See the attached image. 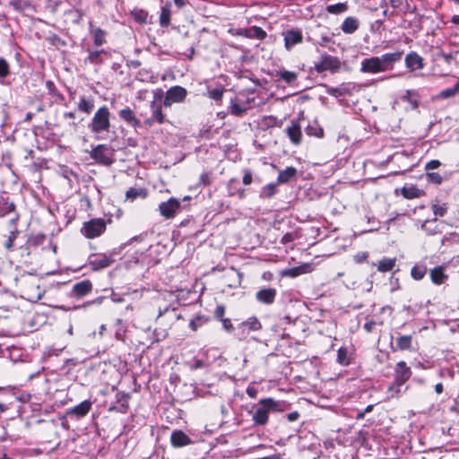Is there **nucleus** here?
Segmentation results:
<instances>
[{"instance_id": "obj_1", "label": "nucleus", "mask_w": 459, "mask_h": 459, "mask_svg": "<svg viewBox=\"0 0 459 459\" xmlns=\"http://www.w3.org/2000/svg\"><path fill=\"white\" fill-rule=\"evenodd\" d=\"M282 403L273 398L261 399L257 404L254 406V410L250 411L252 420L255 425L264 426L269 420L270 411H282Z\"/></svg>"}, {"instance_id": "obj_2", "label": "nucleus", "mask_w": 459, "mask_h": 459, "mask_svg": "<svg viewBox=\"0 0 459 459\" xmlns=\"http://www.w3.org/2000/svg\"><path fill=\"white\" fill-rule=\"evenodd\" d=\"M110 117L111 113L107 106L99 108L94 113L88 127L96 135L97 139L101 138L100 134L109 132L111 127Z\"/></svg>"}, {"instance_id": "obj_3", "label": "nucleus", "mask_w": 459, "mask_h": 459, "mask_svg": "<svg viewBox=\"0 0 459 459\" xmlns=\"http://www.w3.org/2000/svg\"><path fill=\"white\" fill-rule=\"evenodd\" d=\"M20 288L22 297L30 302H37L44 294V290L39 286V280L35 278L29 277L24 279L21 282Z\"/></svg>"}, {"instance_id": "obj_4", "label": "nucleus", "mask_w": 459, "mask_h": 459, "mask_svg": "<svg viewBox=\"0 0 459 459\" xmlns=\"http://www.w3.org/2000/svg\"><path fill=\"white\" fill-rule=\"evenodd\" d=\"M106 230V221L101 218L91 219L85 221L81 229L82 235L87 238H95Z\"/></svg>"}, {"instance_id": "obj_5", "label": "nucleus", "mask_w": 459, "mask_h": 459, "mask_svg": "<svg viewBox=\"0 0 459 459\" xmlns=\"http://www.w3.org/2000/svg\"><path fill=\"white\" fill-rule=\"evenodd\" d=\"M341 65L342 63L338 57L324 54L320 60L315 64V69L318 73H323L325 71L336 73L341 69Z\"/></svg>"}, {"instance_id": "obj_6", "label": "nucleus", "mask_w": 459, "mask_h": 459, "mask_svg": "<svg viewBox=\"0 0 459 459\" xmlns=\"http://www.w3.org/2000/svg\"><path fill=\"white\" fill-rule=\"evenodd\" d=\"M187 95V91L184 87L173 86L170 87L165 94L163 106L165 108L170 107L173 103L183 102Z\"/></svg>"}, {"instance_id": "obj_7", "label": "nucleus", "mask_w": 459, "mask_h": 459, "mask_svg": "<svg viewBox=\"0 0 459 459\" xmlns=\"http://www.w3.org/2000/svg\"><path fill=\"white\" fill-rule=\"evenodd\" d=\"M91 158L102 165H111L113 163L112 151L105 144H99L90 153Z\"/></svg>"}, {"instance_id": "obj_8", "label": "nucleus", "mask_w": 459, "mask_h": 459, "mask_svg": "<svg viewBox=\"0 0 459 459\" xmlns=\"http://www.w3.org/2000/svg\"><path fill=\"white\" fill-rule=\"evenodd\" d=\"M181 204L177 198L171 197L159 205V211L161 216L166 219H172L180 210Z\"/></svg>"}, {"instance_id": "obj_9", "label": "nucleus", "mask_w": 459, "mask_h": 459, "mask_svg": "<svg viewBox=\"0 0 459 459\" xmlns=\"http://www.w3.org/2000/svg\"><path fill=\"white\" fill-rule=\"evenodd\" d=\"M284 39V47L287 50H290L295 45L302 43L303 35L300 30L291 29L282 32Z\"/></svg>"}, {"instance_id": "obj_10", "label": "nucleus", "mask_w": 459, "mask_h": 459, "mask_svg": "<svg viewBox=\"0 0 459 459\" xmlns=\"http://www.w3.org/2000/svg\"><path fill=\"white\" fill-rule=\"evenodd\" d=\"M113 263L114 259L106 254L92 255L89 257V264L94 271L107 268Z\"/></svg>"}, {"instance_id": "obj_11", "label": "nucleus", "mask_w": 459, "mask_h": 459, "mask_svg": "<svg viewBox=\"0 0 459 459\" xmlns=\"http://www.w3.org/2000/svg\"><path fill=\"white\" fill-rule=\"evenodd\" d=\"M403 51H396L393 53H386L381 56H377L379 59L380 66L383 67V72L392 70L395 63L402 59Z\"/></svg>"}, {"instance_id": "obj_12", "label": "nucleus", "mask_w": 459, "mask_h": 459, "mask_svg": "<svg viewBox=\"0 0 459 459\" xmlns=\"http://www.w3.org/2000/svg\"><path fill=\"white\" fill-rule=\"evenodd\" d=\"M411 376V368L404 361H399L394 370V386L403 385Z\"/></svg>"}, {"instance_id": "obj_13", "label": "nucleus", "mask_w": 459, "mask_h": 459, "mask_svg": "<svg viewBox=\"0 0 459 459\" xmlns=\"http://www.w3.org/2000/svg\"><path fill=\"white\" fill-rule=\"evenodd\" d=\"M92 403L90 400H84L76 406L66 411L65 416L75 419H81L86 416L91 409Z\"/></svg>"}, {"instance_id": "obj_14", "label": "nucleus", "mask_w": 459, "mask_h": 459, "mask_svg": "<svg viewBox=\"0 0 459 459\" xmlns=\"http://www.w3.org/2000/svg\"><path fill=\"white\" fill-rule=\"evenodd\" d=\"M405 66L411 72L420 70L424 67L423 58L414 51L408 53L404 59Z\"/></svg>"}, {"instance_id": "obj_15", "label": "nucleus", "mask_w": 459, "mask_h": 459, "mask_svg": "<svg viewBox=\"0 0 459 459\" xmlns=\"http://www.w3.org/2000/svg\"><path fill=\"white\" fill-rule=\"evenodd\" d=\"M161 96H155L154 100L150 104L152 119H155L156 123L161 125L166 120V116L162 112V103L160 102Z\"/></svg>"}, {"instance_id": "obj_16", "label": "nucleus", "mask_w": 459, "mask_h": 459, "mask_svg": "<svg viewBox=\"0 0 459 459\" xmlns=\"http://www.w3.org/2000/svg\"><path fill=\"white\" fill-rule=\"evenodd\" d=\"M360 71L362 73L377 74L383 73V67L380 66L379 59L377 56L363 59Z\"/></svg>"}, {"instance_id": "obj_17", "label": "nucleus", "mask_w": 459, "mask_h": 459, "mask_svg": "<svg viewBox=\"0 0 459 459\" xmlns=\"http://www.w3.org/2000/svg\"><path fill=\"white\" fill-rule=\"evenodd\" d=\"M276 297V290L273 288H266L258 290L255 294L256 299L260 303L271 305L274 302Z\"/></svg>"}, {"instance_id": "obj_18", "label": "nucleus", "mask_w": 459, "mask_h": 459, "mask_svg": "<svg viewBox=\"0 0 459 459\" xmlns=\"http://www.w3.org/2000/svg\"><path fill=\"white\" fill-rule=\"evenodd\" d=\"M119 117L126 122L129 126L137 128L141 126L140 120L135 117L134 112L128 107L118 112Z\"/></svg>"}, {"instance_id": "obj_19", "label": "nucleus", "mask_w": 459, "mask_h": 459, "mask_svg": "<svg viewBox=\"0 0 459 459\" xmlns=\"http://www.w3.org/2000/svg\"><path fill=\"white\" fill-rule=\"evenodd\" d=\"M286 131L292 143L299 144L301 142L302 133L298 121L292 120Z\"/></svg>"}, {"instance_id": "obj_20", "label": "nucleus", "mask_w": 459, "mask_h": 459, "mask_svg": "<svg viewBox=\"0 0 459 459\" xmlns=\"http://www.w3.org/2000/svg\"><path fill=\"white\" fill-rule=\"evenodd\" d=\"M171 445L175 447H182L191 444V438L182 430H175L170 437Z\"/></svg>"}, {"instance_id": "obj_21", "label": "nucleus", "mask_w": 459, "mask_h": 459, "mask_svg": "<svg viewBox=\"0 0 459 459\" xmlns=\"http://www.w3.org/2000/svg\"><path fill=\"white\" fill-rule=\"evenodd\" d=\"M261 328L262 324L255 316L247 318L238 325V329L242 332L243 334L248 333L249 332L259 331Z\"/></svg>"}, {"instance_id": "obj_22", "label": "nucleus", "mask_w": 459, "mask_h": 459, "mask_svg": "<svg viewBox=\"0 0 459 459\" xmlns=\"http://www.w3.org/2000/svg\"><path fill=\"white\" fill-rule=\"evenodd\" d=\"M92 290V284L89 280H84L80 282H77L73 287L74 296L76 298H82L88 293H90Z\"/></svg>"}, {"instance_id": "obj_23", "label": "nucleus", "mask_w": 459, "mask_h": 459, "mask_svg": "<svg viewBox=\"0 0 459 459\" xmlns=\"http://www.w3.org/2000/svg\"><path fill=\"white\" fill-rule=\"evenodd\" d=\"M429 276L431 281L436 285H440L448 279V275L445 273V268L441 265L431 269Z\"/></svg>"}, {"instance_id": "obj_24", "label": "nucleus", "mask_w": 459, "mask_h": 459, "mask_svg": "<svg viewBox=\"0 0 459 459\" xmlns=\"http://www.w3.org/2000/svg\"><path fill=\"white\" fill-rule=\"evenodd\" d=\"M359 20L355 17L349 16L342 22L341 29L345 34H352L359 29Z\"/></svg>"}, {"instance_id": "obj_25", "label": "nucleus", "mask_w": 459, "mask_h": 459, "mask_svg": "<svg viewBox=\"0 0 459 459\" xmlns=\"http://www.w3.org/2000/svg\"><path fill=\"white\" fill-rule=\"evenodd\" d=\"M311 271H312L311 265L308 264H304L302 265L290 268V269L283 271L282 275L294 278V277H297V276L304 274V273H308Z\"/></svg>"}, {"instance_id": "obj_26", "label": "nucleus", "mask_w": 459, "mask_h": 459, "mask_svg": "<svg viewBox=\"0 0 459 459\" xmlns=\"http://www.w3.org/2000/svg\"><path fill=\"white\" fill-rule=\"evenodd\" d=\"M77 108L80 111L86 114L92 112L94 108V100L92 97L82 96L78 102Z\"/></svg>"}, {"instance_id": "obj_27", "label": "nucleus", "mask_w": 459, "mask_h": 459, "mask_svg": "<svg viewBox=\"0 0 459 459\" xmlns=\"http://www.w3.org/2000/svg\"><path fill=\"white\" fill-rule=\"evenodd\" d=\"M402 195L406 199L418 198L423 195V191L419 189L416 186H403L402 188Z\"/></svg>"}, {"instance_id": "obj_28", "label": "nucleus", "mask_w": 459, "mask_h": 459, "mask_svg": "<svg viewBox=\"0 0 459 459\" xmlns=\"http://www.w3.org/2000/svg\"><path fill=\"white\" fill-rule=\"evenodd\" d=\"M297 174V169L294 167H288L287 169L280 171L278 175V183L284 184L289 182Z\"/></svg>"}, {"instance_id": "obj_29", "label": "nucleus", "mask_w": 459, "mask_h": 459, "mask_svg": "<svg viewBox=\"0 0 459 459\" xmlns=\"http://www.w3.org/2000/svg\"><path fill=\"white\" fill-rule=\"evenodd\" d=\"M130 394L125 392H117L116 394L117 403L119 404V411L125 413L129 406Z\"/></svg>"}, {"instance_id": "obj_30", "label": "nucleus", "mask_w": 459, "mask_h": 459, "mask_svg": "<svg viewBox=\"0 0 459 459\" xmlns=\"http://www.w3.org/2000/svg\"><path fill=\"white\" fill-rule=\"evenodd\" d=\"M244 35L250 39H264L266 32L260 27L253 26L245 30Z\"/></svg>"}, {"instance_id": "obj_31", "label": "nucleus", "mask_w": 459, "mask_h": 459, "mask_svg": "<svg viewBox=\"0 0 459 459\" xmlns=\"http://www.w3.org/2000/svg\"><path fill=\"white\" fill-rule=\"evenodd\" d=\"M396 264V258L384 257L377 264V270L381 273L390 272Z\"/></svg>"}, {"instance_id": "obj_32", "label": "nucleus", "mask_w": 459, "mask_h": 459, "mask_svg": "<svg viewBox=\"0 0 459 459\" xmlns=\"http://www.w3.org/2000/svg\"><path fill=\"white\" fill-rule=\"evenodd\" d=\"M171 4L167 3L165 5L161 7V12L160 14V24L161 27H167L170 23V11Z\"/></svg>"}, {"instance_id": "obj_33", "label": "nucleus", "mask_w": 459, "mask_h": 459, "mask_svg": "<svg viewBox=\"0 0 459 459\" xmlns=\"http://www.w3.org/2000/svg\"><path fill=\"white\" fill-rule=\"evenodd\" d=\"M248 108H249V107H248L247 102L238 103V102L231 101V104L230 107V113L234 116H238V117L243 116L245 113H247Z\"/></svg>"}, {"instance_id": "obj_34", "label": "nucleus", "mask_w": 459, "mask_h": 459, "mask_svg": "<svg viewBox=\"0 0 459 459\" xmlns=\"http://www.w3.org/2000/svg\"><path fill=\"white\" fill-rule=\"evenodd\" d=\"M238 183V180L236 178H231L228 183V190H229V195L230 196H238L239 199H243L246 196V193L244 189L241 188H236L234 187V185Z\"/></svg>"}, {"instance_id": "obj_35", "label": "nucleus", "mask_w": 459, "mask_h": 459, "mask_svg": "<svg viewBox=\"0 0 459 459\" xmlns=\"http://www.w3.org/2000/svg\"><path fill=\"white\" fill-rule=\"evenodd\" d=\"M126 196L127 199H130L132 201L135 200L138 197L143 199L147 196V190L145 188L131 187L126 191Z\"/></svg>"}, {"instance_id": "obj_36", "label": "nucleus", "mask_w": 459, "mask_h": 459, "mask_svg": "<svg viewBox=\"0 0 459 459\" xmlns=\"http://www.w3.org/2000/svg\"><path fill=\"white\" fill-rule=\"evenodd\" d=\"M91 33L93 36V41L96 46H101L106 42V31L100 29L95 28L91 30Z\"/></svg>"}, {"instance_id": "obj_37", "label": "nucleus", "mask_w": 459, "mask_h": 459, "mask_svg": "<svg viewBox=\"0 0 459 459\" xmlns=\"http://www.w3.org/2000/svg\"><path fill=\"white\" fill-rule=\"evenodd\" d=\"M14 204L5 199L3 195H0V216H4L10 212L14 210Z\"/></svg>"}, {"instance_id": "obj_38", "label": "nucleus", "mask_w": 459, "mask_h": 459, "mask_svg": "<svg viewBox=\"0 0 459 459\" xmlns=\"http://www.w3.org/2000/svg\"><path fill=\"white\" fill-rule=\"evenodd\" d=\"M276 187H277V185L274 183H270V184L265 185L264 186L262 187V189L260 191V195H259L260 198H263V199L271 198L272 196H273L275 195Z\"/></svg>"}, {"instance_id": "obj_39", "label": "nucleus", "mask_w": 459, "mask_h": 459, "mask_svg": "<svg viewBox=\"0 0 459 459\" xmlns=\"http://www.w3.org/2000/svg\"><path fill=\"white\" fill-rule=\"evenodd\" d=\"M427 273V267L426 265L422 264H415L411 271V277L416 280L420 281L424 278Z\"/></svg>"}, {"instance_id": "obj_40", "label": "nucleus", "mask_w": 459, "mask_h": 459, "mask_svg": "<svg viewBox=\"0 0 459 459\" xmlns=\"http://www.w3.org/2000/svg\"><path fill=\"white\" fill-rule=\"evenodd\" d=\"M348 10L347 3H338L334 4H329L326 6V11L332 14H341Z\"/></svg>"}, {"instance_id": "obj_41", "label": "nucleus", "mask_w": 459, "mask_h": 459, "mask_svg": "<svg viewBox=\"0 0 459 459\" xmlns=\"http://www.w3.org/2000/svg\"><path fill=\"white\" fill-rule=\"evenodd\" d=\"M306 133L308 135L316 136L318 138L323 137L324 135V130L317 123L308 125L306 128Z\"/></svg>"}, {"instance_id": "obj_42", "label": "nucleus", "mask_w": 459, "mask_h": 459, "mask_svg": "<svg viewBox=\"0 0 459 459\" xmlns=\"http://www.w3.org/2000/svg\"><path fill=\"white\" fill-rule=\"evenodd\" d=\"M397 348L401 351L409 350L411 345V335H402L396 340Z\"/></svg>"}, {"instance_id": "obj_43", "label": "nucleus", "mask_w": 459, "mask_h": 459, "mask_svg": "<svg viewBox=\"0 0 459 459\" xmlns=\"http://www.w3.org/2000/svg\"><path fill=\"white\" fill-rule=\"evenodd\" d=\"M337 362L342 366H347L350 363L348 357V351L344 347H341L337 351Z\"/></svg>"}, {"instance_id": "obj_44", "label": "nucleus", "mask_w": 459, "mask_h": 459, "mask_svg": "<svg viewBox=\"0 0 459 459\" xmlns=\"http://www.w3.org/2000/svg\"><path fill=\"white\" fill-rule=\"evenodd\" d=\"M415 92L410 90H407L405 94L402 97L403 101H407L410 103L412 108H417L419 106V102L416 99H413L411 95H414Z\"/></svg>"}, {"instance_id": "obj_45", "label": "nucleus", "mask_w": 459, "mask_h": 459, "mask_svg": "<svg viewBox=\"0 0 459 459\" xmlns=\"http://www.w3.org/2000/svg\"><path fill=\"white\" fill-rule=\"evenodd\" d=\"M279 76L281 79H282L283 81H285L288 83H290L297 79V74L295 72L286 71V70L280 71Z\"/></svg>"}, {"instance_id": "obj_46", "label": "nucleus", "mask_w": 459, "mask_h": 459, "mask_svg": "<svg viewBox=\"0 0 459 459\" xmlns=\"http://www.w3.org/2000/svg\"><path fill=\"white\" fill-rule=\"evenodd\" d=\"M132 16L134 19L141 23H145L147 22L148 13L143 10H134L132 12Z\"/></svg>"}, {"instance_id": "obj_47", "label": "nucleus", "mask_w": 459, "mask_h": 459, "mask_svg": "<svg viewBox=\"0 0 459 459\" xmlns=\"http://www.w3.org/2000/svg\"><path fill=\"white\" fill-rule=\"evenodd\" d=\"M103 50L100 51H91L88 57L86 58V62H90L91 64H98L101 62L100 56L103 53Z\"/></svg>"}, {"instance_id": "obj_48", "label": "nucleus", "mask_w": 459, "mask_h": 459, "mask_svg": "<svg viewBox=\"0 0 459 459\" xmlns=\"http://www.w3.org/2000/svg\"><path fill=\"white\" fill-rule=\"evenodd\" d=\"M224 90L222 88H216L208 91L209 98L214 100H221L223 96Z\"/></svg>"}, {"instance_id": "obj_49", "label": "nucleus", "mask_w": 459, "mask_h": 459, "mask_svg": "<svg viewBox=\"0 0 459 459\" xmlns=\"http://www.w3.org/2000/svg\"><path fill=\"white\" fill-rule=\"evenodd\" d=\"M262 126L273 127L277 125V118L273 116L264 117L261 122Z\"/></svg>"}, {"instance_id": "obj_50", "label": "nucleus", "mask_w": 459, "mask_h": 459, "mask_svg": "<svg viewBox=\"0 0 459 459\" xmlns=\"http://www.w3.org/2000/svg\"><path fill=\"white\" fill-rule=\"evenodd\" d=\"M427 179L429 182L440 185L443 181V178L439 173L430 172L427 173Z\"/></svg>"}, {"instance_id": "obj_51", "label": "nucleus", "mask_w": 459, "mask_h": 459, "mask_svg": "<svg viewBox=\"0 0 459 459\" xmlns=\"http://www.w3.org/2000/svg\"><path fill=\"white\" fill-rule=\"evenodd\" d=\"M446 204H433L432 205V211H433V213L436 215V216H444L446 212Z\"/></svg>"}, {"instance_id": "obj_52", "label": "nucleus", "mask_w": 459, "mask_h": 459, "mask_svg": "<svg viewBox=\"0 0 459 459\" xmlns=\"http://www.w3.org/2000/svg\"><path fill=\"white\" fill-rule=\"evenodd\" d=\"M9 65L4 58H0V78H4L9 74Z\"/></svg>"}, {"instance_id": "obj_53", "label": "nucleus", "mask_w": 459, "mask_h": 459, "mask_svg": "<svg viewBox=\"0 0 459 459\" xmlns=\"http://www.w3.org/2000/svg\"><path fill=\"white\" fill-rule=\"evenodd\" d=\"M455 94H457V91H456L455 86H453L451 88L442 91L439 93L438 97L442 98V99H448V98L454 97Z\"/></svg>"}, {"instance_id": "obj_54", "label": "nucleus", "mask_w": 459, "mask_h": 459, "mask_svg": "<svg viewBox=\"0 0 459 459\" xmlns=\"http://www.w3.org/2000/svg\"><path fill=\"white\" fill-rule=\"evenodd\" d=\"M401 386L402 385H397V387H395L394 381L393 384L388 387V392L391 394L390 397L397 396L401 392Z\"/></svg>"}, {"instance_id": "obj_55", "label": "nucleus", "mask_w": 459, "mask_h": 459, "mask_svg": "<svg viewBox=\"0 0 459 459\" xmlns=\"http://www.w3.org/2000/svg\"><path fill=\"white\" fill-rule=\"evenodd\" d=\"M441 166V162L437 160H432L430 161H429L425 168L427 170H430V169H436L437 168H439Z\"/></svg>"}, {"instance_id": "obj_56", "label": "nucleus", "mask_w": 459, "mask_h": 459, "mask_svg": "<svg viewBox=\"0 0 459 459\" xmlns=\"http://www.w3.org/2000/svg\"><path fill=\"white\" fill-rule=\"evenodd\" d=\"M242 181L245 185H250L252 183L253 177H252V173L250 170H248V169L245 170Z\"/></svg>"}, {"instance_id": "obj_57", "label": "nucleus", "mask_w": 459, "mask_h": 459, "mask_svg": "<svg viewBox=\"0 0 459 459\" xmlns=\"http://www.w3.org/2000/svg\"><path fill=\"white\" fill-rule=\"evenodd\" d=\"M368 256V252H360L354 255V261L357 263H362L367 260Z\"/></svg>"}, {"instance_id": "obj_58", "label": "nucleus", "mask_w": 459, "mask_h": 459, "mask_svg": "<svg viewBox=\"0 0 459 459\" xmlns=\"http://www.w3.org/2000/svg\"><path fill=\"white\" fill-rule=\"evenodd\" d=\"M326 92L332 96H334V97H338V96H342L343 94L342 89L340 88H333V87H329L327 90H326Z\"/></svg>"}, {"instance_id": "obj_59", "label": "nucleus", "mask_w": 459, "mask_h": 459, "mask_svg": "<svg viewBox=\"0 0 459 459\" xmlns=\"http://www.w3.org/2000/svg\"><path fill=\"white\" fill-rule=\"evenodd\" d=\"M200 181L204 185L208 186L211 184V177L208 173L204 172L200 176Z\"/></svg>"}, {"instance_id": "obj_60", "label": "nucleus", "mask_w": 459, "mask_h": 459, "mask_svg": "<svg viewBox=\"0 0 459 459\" xmlns=\"http://www.w3.org/2000/svg\"><path fill=\"white\" fill-rule=\"evenodd\" d=\"M247 395L250 398H255L257 394V390L254 386H248L246 390Z\"/></svg>"}, {"instance_id": "obj_61", "label": "nucleus", "mask_w": 459, "mask_h": 459, "mask_svg": "<svg viewBox=\"0 0 459 459\" xmlns=\"http://www.w3.org/2000/svg\"><path fill=\"white\" fill-rule=\"evenodd\" d=\"M376 325V322L373 321V320H370L367 323H365L364 325V329L368 332V333H370L372 332L374 326Z\"/></svg>"}, {"instance_id": "obj_62", "label": "nucleus", "mask_w": 459, "mask_h": 459, "mask_svg": "<svg viewBox=\"0 0 459 459\" xmlns=\"http://www.w3.org/2000/svg\"><path fill=\"white\" fill-rule=\"evenodd\" d=\"M299 417V413L298 411H292L287 414V419L289 421H296Z\"/></svg>"}, {"instance_id": "obj_63", "label": "nucleus", "mask_w": 459, "mask_h": 459, "mask_svg": "<svg viewBox=\"0 0 459 459\" xmlns=\"http://www.w3.org/2000/svg\"><path fill=\"white\" fill-rule=\"evenodd\" d=\"M222 325L227 331H230L233 328L230 320L228 318L222 319Z\"/></svg>"}, {"instance_id": "obj_64", "label": "nucleus", "mask_w": 459, "mask_h": 459, "mask_svg": "<svg viewBox=\"0 0 459 459\" xmlns=\"http://www.w3.org/2000/svg\"><path fill=\"white\" fill-rule=\"evenodd\" d=\"M215 315L217 317L221 318L224 315V307H217L215 310Z\"/></svg>"}]
</instances>
